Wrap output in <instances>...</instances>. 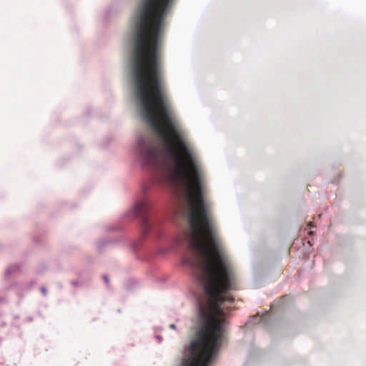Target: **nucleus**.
Segmentation results:
<instances>
[{"label":"nucleus","mask_w":366,"mask_h":366,"mask_svg":"<svg viewBox=\"0 0 366 366\" xmlns=\"http://www.w3.org/2000/svg\"><path fill=\"white\" fill-rule=\"evenodd\" d=\"M41 292H42V293H43L44 295H46V289H45V288H41Z\"/></svg>","instance_id":"4"},{"label":"nucleus","mask_w":366,"mask_h":366,"mask_svg":"<svg viewBox=\"0 0 366 366\" xmlns=\"http://www.w3.org/2000/svg\"><path fill=\"white\" fill-rule=\"evenodd\" d=\"M103 278H104V280L105 281V282H106L107 284H109V278H108V277H107V276H106V275H104V276L103 277Z\"/></svg>","instance_id":"3"},{"label":"nucleus","mask_w":366,"mask_h":366,"mask_svg":"<svg viewBox=\"0 0 366 366\" xmlns=\"http://www.w3.org/2000/svg\"><path fill=\"white\" fill-rule=\"evenodd\" d=\"M149 209L150 204L147 199L140 200L135 204L134 207L136 214L142 219V230L144 234L147 233L151 227L147 217Z\"/></svg>","instance_id":"2"},{"label":"nucleus","mask_w":366,"mask_h":366,"mask_svg":"<svg viewBox=\"0 0 366 366\" xmlns=\"http://www.w3.org/2000/svg\"><path fill=\"white\" fill-rule=\"evenodd\" d=\"M138 152L144 163L153 167L161 164L162 157L153 137L147 134L138 141Z\"/></svg>","instance_id":"1"},{"label":"nucleus","mask_w":366,"mask_h":366,"mask_svg":"<svg viewBox=\"0 0 366 366\" xmlns=\"http://www.w3.org/2000/svg\"><path fill=\"white\" fill-rule=\"evenodd\" d=\"M169 327H170L171 329H175V327H175V325H174V324H171V325H169Z\"/></svg>","instance_id":"5"}]
</instances>
